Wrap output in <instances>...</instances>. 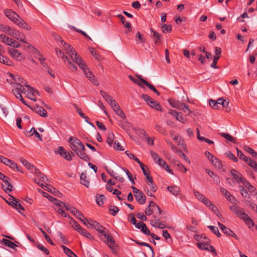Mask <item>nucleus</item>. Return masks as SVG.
<instances>
[{
	"label": "nucleus",
	"instance_id": "5701e85b",
	"mask_svg": "<svg viewBox=\"0 0 257 257\" xmlns=\"http://www.w3.org/2000/svg\"><path fill=\"white\" fill-rule=\"evenodd\" d=\"M107 239V243L109 247L113 251L114 248H113V245L115 244V241L113 239L112 236L107 232L104 236Z\"/></svg>",
	"mask_w": 257,
	"mask_h": 257
},
{
	"label": "nucleus",
	"instance_id": "680f3d73",
	"mask_svg": "<svg viewBox=\"0 0 257 257\" xmlns=\"http://www.w3.org/2000/svg\"><path fill=\"white\" fill-rule=\"evenodd\" d=\"M208 227L211 230V231L216 235L217 237H220L221 236V234L219 231L218 228L216 226H208Z\"/></svg>",
	"mask_w": 257,
	"mask_h": 257
},
{
	"label": "nucleus",
	"instance_id": "a878e982",
	"mask_svg": "<svg viewBox=\"0 0 257 257\" xmlns=\"http://www.w3.org/2000/svg\"><path fill=\"white\" fill-rule=\"evenodd\" d=\"M149 105L152 108L155 109L158 111H160L161 112H163V109L162 108L161 105L156 100H153Z\"/></svg>",
	"mask_w": 257,
	"mask_h": 257
},
{
	"label": "nucleus",
	"instance_id": "603ef678",
	"mask_svg": "<svg viewBox=\"0 0 257 257\" xmlns=\"http://www.w3.org/2000/svg\"><path fill=\"white\" fill-rule=\"evenodd\" d=\"M161 28L162 32L166 33L167 32H170L172 31V26L171 25H167L166 24H162Z\"/></svg>",
	"mask_w": 257,
	"mask_h": 257
},
{
	"label": "nucleus",
	"instance_id": "a19ab883",
	"mask_svg": "<svg viewBox=\"0 0 257 257\" xmlns=\"http://www.w3.org/2000/svg\"><path fill=\"white\" fill-rule=\"evenodd\" d=\"M243 150L252 155V157L257 158V152L247 146L243 147Z\"/></svg>",
	"mask_w": 257,
	"mask_h": 257
},
{
	"label": "nucleus",
	"instance_id": "338daca9",
	"mask_svg": "<svg viewBox=\"0 0 257 257\" xmlns=\"http://www.w3.org/2000/svg\"><path fill=\"white\" fill-rule=\"evenodd\" d=\"M244 221L249 228H251L254 226V222L253 220L249 216L247 217Z\"/></svg>",
	"mask_w": 257,
	"mask_h": 257
},
{
	"label": "nucleus",
	"instance_id": "aec40b11",
	"mask_svg": "<svg viewBox=\"0 0 257 257\" xmlns=\"http://www.w3.org/2000/svg\"><path fill=\"white\" fill-rule=\"evenodd\" d=\"M194 194L196 197L200 201L203 202L204 204H210L209 199L205 197L204 195L200 193L199 191L194 190Z\"/></svg>",
	"mask_w": 257,
	"mask_h": 257
},
{
	"label": "nucleus",
	"instance_id": "4be33fe9",
	"mask_svg": "<svg viewBox=\"0 0 257 257\" xmlns=\"http://www.w3.org/2000/svg\"><path fill=\"white\" fill-rule=\"evenodd\" d=\"M230 173L237 183L241 182V180L244 178L239 172L233 169L230 170Z\"/></svg>",
	"mask_w": 257,
	"mask_h": 257
},
{
	"label": "nucleus",
	"instance_id": "69168bd1",
	"mask_svg": "<svg viewBox=\"0 0 257 257\" xmlns=\"http://www.w3.org/2000/svg\"><path fill=\"white\" fill-rule=\"evenodd\" d=\"M114 140V135L112 133H110L108 135V137L107 139V143L109 146H111L113 144Z\"/></svg>",
	"mask_w": 257,
	"mask_h": 257
},
{
	"label": "nucleus",
	"instance_id": "58836bf2",
	"mask_svg": "<svg viewBox=\"0 0 257 257\" xmlns=\"http://www.w3.org/2000/svg\"><path fill=\"white\" fill-rule=\"evenodd\" d=\"M140 134L143 135L144 136L147 137V143L149 145L153 146L154 145V139L152 138L149 137L148 135L143 129H139Z\"/></svg>",
	"mask_w": 257,
	"mask_h": 257
},
{
	"label": "nucleus",
	"instance_id": "f3484780",
	"mask_svg": "<svg viewBox=\"0 0 257 257\" xmlns=\"http://www.w3.org/2000/svg\"><path fill=\"white\" fill-rule=\"evenodd\" d=\"M150 31L152 33L151 36L153 38L154 43L155 44H157L158 43L161 42L162 39V35L154 30L152 28L150 29Z\"/></svg>",
	"mask_w": 257,
	"mask_h": 257
},
{
	"label": "nucleus",
	"instance_id": "2f4dec72",
	"mask_svg": "<svg viewBox=\"0 0 257 257\" xmlns=\"http://www.w3.org/2000/svg\"><path fill=\"white\" fill-rule=\"evenodd\" d=\"M81 183L86 187H88L89 186V181L85 173H82L80 176Z\"/></svg>",
	"mask_w": 257,
	"mask_h": 257
},
{
	"label": "nucleus",
	"instance_id": "13d9d810",
	"mask_svg": "<svg viewBox=\"0 0 257 257\" xmlns=\"http://www.w3.org/2000/svg\"><path fill=\"white\" fill-rule=\"evenodd\" d=\"M229 208L232 212L236 214L237 215L240 211V210L242 209V208H241L240 207H238L237 205L234 204V205L230 206Z\"/></svg>",
	"mask_w": 257,
	"mask_h": 257
},
{
	"label": "nucleus",
	"instance_id": "4468645a",
	"mask_svg": "<svg viewBox=\"0 0 257 257\" xmlns=\"http://www.w3.org/2000/svg\"><path fill=\"white\" fill-rule=\"evenodd\" d=\"M151 225L155 228L164 229L167 227L165 222L159 219H155L150 221Z\"/></svg>",
	"mask_w": 257,
	"mask_h": 257
},
{
	"label": "nucleus",
	"instance_id": "cd10ccee",
	"mask_svg": "<svg viewBox=\"0 0 257 257\" xmlns=\"http://www.w3.org/2000/svg\"><path fill=\"white\" fill-rule=\"evenodd\" d=\"M167 190L175 196H177L180 193V188L177 186H168Z\"/></svg>",
	"mask_w": 257,
	"mask_h": 257
},
{
	"label": "nucleus",
	"instance_id": "774afa93",
	"mask_svg": "<svg viewBox=\"0 0 257 257\" xmlns=\"http://www.w3.org/2000/svg\"><path fill=\"white\" fill-rule=\"evenodd\" d=\"M142 98L147 102L149 105L150 102L153 101V99L147 94H143L142 95Z\"/></svg>",
	"mask_w": 257,
	"mask_h": 257
},
{
	"label": "nucleus",
	"instance_id": "c9c22d12",
	"mask_svg": "<svg viewBox=\"0 0 257 257\" xmlns=\"http://www.w3.org/2000/svg\"><path fill=\"white\" fill-rule=\"evenodd\" d=\"M35 111L41 116L46 117L47 116V111L41 106H37L35 108Z\"/></svg>",
	"mask_w": 257,
	"mask_h": 257
},
{
	"label": "nucleus",
	"instance_id": "4c0bfd02",
	"mask_svg": "<svg viewBox=\"0 0 257 257\" xmlns=\"http://www.w3.org/2000/svg\"><path fill=\"white\" fill-rule=\"evenodd\" d=\"M1 242L4 243L7 246L10 247L14 249H15L16 247L18 246V245L14 242L7 239L3 238L2 240H1Z\"/></svg>",
	"mask_w": 257,
	"mask_h": 257
},
{
	"label": "nucleus",
	"instance_id": "37998d69",
	"mask_svg": "<svg viewBox=\"0 0 257 257\" xmlns=\"http://www.w3.org/2000/svg\"><path fill=\"white\" fill-rule=\"evenodd\" d=\"M211 162L212 165L216 168L220 169L222 167L221 162L215 157L211 160Z\"/></svg>",
	"mask_w": 257,
	"mask_h": 257
},
{
	"label": "nucleus",
	"instance_id": "6e6552de",
	"mask_svg": "<svg viewBox=\"0 0 257 257\" xmlns=\"http://www.w3.org/2000/svg\"><path fill=\"white\" fill-rule=\"evenodd\" d=\"M220 191L221 193L225 197L226 199L231 203L234 205H237L238 204L239 201L226 189L223 187H220Z\"/></svg>",
	"mask_w": 257,
	"mask_h": 257
},
{
	"label": "nucleus",
	"instance_id": "6e6d98bb",
	"mask_svg": "<svg viewBox=\"0 0 257 257\" xmlns=\"http://www.w3.org/2000/svg\"><path fill=\"white\" fill-rule=\"evenodd\" d=\"M65 209L66 210L69 211L74 216H75V214H76L78 211L76 208L69 204L67 205Z\"/></svg>",
	"mask_w": 257,
	"mask_h": 257
},
{
	"label": "nucleus",
	"instance_id": "0e129e2a",
	"mask_svg": "<svg viewBox=\"0 0 257 257\" xmlns=\"http://www.w3.org/2000/svg\"><path fill=\"white\" fill-rule=\"evenodd\" d=\"M155 130L160 133L165 134L166 133L165 129L161 125L157 123L155 125Z\"/></svg>",
	"mask_w": 257,
	"mask_h": 257
},
{
	"label": "nucleus",
	"instance_id": "09e8293b",
	"mask_svg": "<svg viewBox=\"0 0 257 257\" xmlns=\"http://www.w3.org/2000/svg\"><path fill=\"white\" fill-rule=\"evenodd\" d=\"M90 54L97 60H100L101 58L100 55L96 52L94 48H89Z\"/></svg>",
	"mask_w": 257,
	"mask_h": 257
},
{
	"label": "nucleus",
	"instance_id": "9d476101",
	"mask_svg": "<svg viewBox=\"0 0 257 257\" xmlns=\"http://www.w3.org/2000/svg\"><path fill=\"white\" fill-rule=\"evenodd\" d=\"M9 35L23 43H27L24 38V35L16 29L12 28V31H10Z\"/></svg>",
	"mask_w": 257,
	"mask_h": 257
},
{
	"label": "nucleus",
	"instance_id": "5fc2aeb1",
	"mask_svg": "<svg viewBox=\"0 0 257 257\" xmlns=\"http://www.w3.org/2000/svg\"><path fill=\"white\" fill-rule=\"evenodd\" d=\"M175 166H176L177 167V169L181 172L186 173L187 171V168L178 161L175 163Z\"/></svg>",
	"mask_w": 257,
	"mask_h": 257
},
{
	"label": "nucleus",
	"instance_id": "1a4fd4ad",
	"mask_svg": "<svg viewBox=\"0 0 257 257\" xmlns=\"http://www.w3.org/2000/svg\"><path fill=\"white\" fill-rule=\"evenodd\" d=\"M56 153L59 154L61 156L67 161H71L72 159L71 155L74 156L72 152L70 153L67 152L63 147H59L58 150L56 152Z\"/></svg>",
	"mask_w": 257,
	"mask_h": 257
},
{
	"label": "nucleus",
	"instance_id": "9b49d317",
	"mask_svg": "<svg viewBox=\"0 0 257 257\" xmlns=\"http://www.w3.org/2000/svg\"><path fill=\"white\" fill-rule=\"evenodd\" d=\"M8 51L12 57L19 61H21L24 59V57L22 55L21 53L14 48H9Z\"/></svg>",
	"mask_w": 257,
	"mask_h": 257
},
{
	"label": "nucleus",
	"instance_id": "ea45409f",
	"mask_svg": "<svg viewBox=\"0 0 257 257\" xmlns=\"http://www.w3.org/2000/svg\"><path fill=\"white\" fill-rule=\"evenodd\" d=\"M44 189L49 192H51L55 195H57L59 193L57 189H55L50 185L47 184L45 185Z\"/></svg>",
	"mask_w": 257,
	"mask_h": 257
},
{
	"label": "nucleus",
	"instance_id": "4d7b16f0",
	"mask_svg": "<svg viewBox=\"0 0 257 257\" xmlns=\"http://www.w3.org/2000/svg\"><path fill=\"white\" fill-rule=\"evenodd\" d=\"M220 135L222 137H223L224 138H225V139H226L227 140L229 141L230 142L233 143L234 142V139L229 134L222 133H220Z\"/></svg>",
	"mask_w": 257,
	"mask_h": 257
},
{
	"label": "nucleus",
	"instance_id": "f8f14e48",
	"mask_svg": "<svg viewBox=\"0 0 257 257\" xmlns=\"http://www.w3.org/2000/svg\"><path fill=\"white\" fill-rule=\"evenodd\" d=\"M7 202L9 204L11 205L17 209L19 208L22 211L25 210L24 208L20 204L18 200L12 196H10L9 201H7Z\"/></svg>",
	"mask_w": 257,
	"mask_h": 257
},
{
	"label": "nucleus",
	"instance_id": "864d4df0",
	"mask_svg": "<svg viewBox=\"0 0 257 257\" xmlns=\"http://www.w3.org/2000/svg\"><path fill=\"white\" fill-rule=\"evenodd\" d=\"M70 28L71 29L73 30L74 31L81 34L85 37H86V38L89 39V40H91V38L85 32H84V31H82L81 30L77 29L76 27H75L74 26H70Z\"/></svg>",
	"mask_w": 257,
	"mask_h": 257
},
{
	"label": "nucleus",
	"instance_id": "a211bd4d",
	"mask_svg": "<svg viewBox=\"0 0 257 257\" xmlns=\"http://www.w3.org/2000/svg\"><path fill=\"white\" fill-rule=\"evenodd\" d=\"M101 95L105 99V100L108 103V104L111 106L113 105L116 102L115 100L112 99L111 96L109 95L107 92L101 90L100 92Z\"/></svg>",
	"mask_w": 257,
	"mask_h": 257
},
{
	"label": "nucleus",
	"instance_id": "473e14b6",
	"mask_svg": "<svg viewBox=\"0 0 257 257\" xmlns=\"http://www.w3.org/2000/svg\"><path fill=\"white\" fill-rule=\"evenodd\" d=\"M61 247L63 249L65 253L69 257H78L74 252L65 245H61Z\"/></svg>",
	"mask_w": 257,
	"mask_h": 257
},
{
	"label": "nucleus",
	"instance_id": "c85d7f7f",
	"mask_svg": "<svg viewBox=\"0 0 257 257\" xmlns=\"http://www.w3.org/2000/svg\"><path fill=\"white\" fill-rule=\"evenodd\" d=\"M0 39L2 42L6 44L7 45H12V42H13V39L7 37L6 35L4 34L0 35Z\"/></svg>",
	"mask_w": 257,
	"mask_h": 257
},
{
	"label": "nucleus",
	"instance_id": "b1692460",
	"mask_svg": "<svg viewBox=\"0 0 257 257\" xmlns=\"http://www.w3.org/2000/svg\"><path fill=\"white\" fill-rule=\"evenodd\" d=\"M10 179L8 178L4 182L5 184L2 185L3 189L6 192H10L12 191L13 185L10 182Z\"/></svg>",
	"mask_w": 257,
	"mask_h": 257
},
{
	"label": "nucleus",
	"instance_id": "39448f33",
	"mask_svg": "<svg viewBox=\"0 0 257 257\" xmlns=\"http://www.w3.org/2000/svg\"><path fill=\"white\" fill-rule=\"evenodd\" d=\"M27 88V90L25 88H23L22 89L21 86L18 88V90L21 91L22 93L26 95L27 97L32 100L36 101V98L34 92H36L37 94H39V92L36 90H34V88L29 85L26 87Z\"/></svg>",
	"mask_w": 257,
	"mask_h": 257
},
{
	"label": "nucleus",
	"instance_id": "20e7f679",
	"mask_svg": "<svg viewBox=\"0 0 257 257\" xmlns=\"http://www.w3.org/2000/svg\"><path fill=\"white\" fill-rule=\"evenodd\" d=\"M7 75L10 76V78H7V81L11 84H14V87L18 90V88L21 86V88L23 89L24 88L23 86L26 87L28 85V82L26 81L23 78L21 77L18 75H14L12 73H8Z\"/></svg>",
	"mask_w": 257,
	"mask_h": 257
},
{
	"label": "nucleus",
	"instance_id": "412c9836",
	"mask_svg": "<svg viewBox=\"0 0 257 257\" xmlns=\"http://www.w3.org/2000/svg\"><path fill=\"white\" fill-rule=\"evenodd\" d=\"M204 241L197 243V246L202 250H209V244H208V242H209V239L206 236H204Z\"/></svg>",
	"mask_w": 257,
	"mask_h": 257
},
{
	"label": "nucleus",
	"instance_id": "052dcab7",
	"mask_svg": "<svg viewBox=\"0 0 257 257\" xmlns=\"http://www.w3.org/2000/svg\"><path fill=\"white\" fill-rule=\"evenodd\" d=\"M146 86H147L150 89L152 90L154 93H156L157 95H160V92L155 88V87L149 83L148 81L146 82V83L145 84Z\"/></svg>",
	"mask_w": 257,
	"mask_h": 257
},
{
	"label": "nucleus",
	"instance_id": "49530a36",
	"mask_svg": "<svg viewBox=\"0 0 257 257\" xmlns=\"http://www.w3.org/2000/svg\"><path fill=\"white\" fill-rule=\"evenodd\" d=\"M70 223L72 225V227H73L78 232H79L80 230H81L83 228L80 226V225L76 221H75L73 219H72L71 220Z\"/></svg>",
	"mask_w": 257,
	"mask_h": 257
},
{
	"label": "nucleus",
	"instance_id": "dca6fc26",
	"mask_svg": "<svg viewBox=\"0 0 257 257\" xmlns=\"http://www.w3.org/2000/svg\"><path fill=\"white\" fill-rule=\"evenodd\" d=\"M115 113L122 118H125V115L117 102L111 106Z\"/></svg>",
	"mask_w": 257,
	"mask_h": 257
},
{
	"label": "nucleus",
	"instance_id": "f03ea898",
	"mask_svg": "<svg viewBox=\"0 0 257 257\" xmlns=\"http://www.w3.org/2000/svg\"><path fill=\"white\" fill-rule=\"evenodd\" d=\"M68 142L70 144L71 149L79 156V157L85 161H89V156L84 152L85 147L82 142L77 138L70 137Z\"/></svg>",
	"mask_w": 257,
	"mask_h": 257
},
{
	"label": "nucleus",
	"instance_id": "a18cd8bd",
	"mask_svg": "<svg viewBox=\"0 0 257 257\" xmlns=\"http://www.w3.org/2000/svg\"><path fill=\"white\" fill-rule=\"evenodd\" d=\"M209 202L210 203V204H206L205 205L209 207L210 209L213 212H214L217 216H218L219 214V211L218 208L214 204H213L210 200H209Z\"/></svg>",
	"mask_w": 257,
	"mask_h": 257
},
{
	"label": "nucleus",
	"instance_id": "8fccbe9b",
	"mask_svg": "<svg viewBox=\"0 0 257 257\" xmlns=\"http://www.w3.org/2000/svg\"><path fill=\"white\" fill-rule=\"evenodd\" d=\"M216 102L218 106L219 105H222L223 107H227L229 104V102L228 101L222 98H218L216 100Z\"/></svg>",
	"mask_w": 257,
	"mask_h": 257
},
{
	"label": "nucleus",
	"instance_id": "7ed1b4c3",
	"mask_svg": "<svg viewBox=\"0 0 257 257\" xmlns=\"http://www.w3.org/2000/svg\"><path fill=\"white\" fill-rule=\"evenodd\" d=\"M4 13L10 21L14 22L19 27L28 31L31 30V27L19 15L11 9H6Z\"/></svg>",
	"mask_w": 257,
	"mask_h": 257
},
{
	"label": "nucleus",
	"instance_id": "bb28decb",
	"mask_svg": "<svg viewBox=\"0 0 257 257\" xmlns=\"http://www.w3.org/2000/svg\"><path fill=\"white\" fill-rule=\"evenodd\" d=\"M20 161L28 169L30 170L32 172H33V169H35V167L30 164L27 160L22 158H20Z\"/></svg>",
	"mask_w": 257,
	"mask_h": 257
},
{
	"label": "nucleus",
	"instance_id": "e433bc0d",
	"mask_svg": "<svg viewBox=\"0 0 257 257\" xmlns=\"http://www.w3.org/2000/svg\"><path fill=\"white\" fill-rule=\"evenodd\" d=\"M117 17L120 19L121 22L123 25L124 27L128 29L129 30V31H131V25L130 23L128 22H126L124 17L121 15H118L117 16Z\"/></svg>",
	"mask_w": 257,
	"mask_h": 257
},
{
	"label": "nucleus",
	"instance_id": "f704fd0d",
	"mask_svg": "<svg viewBox=\"0 0 257 257\" xmlns=\"http://www.w3.org/2000/svg\"><path fill=\"white\" fill-rule=\"evenodd\" d=\"M248 166L252 168L255 171H257V163L250 158H247L244 161Z\"/></svg>",
	"mask_w": 257,
	"mask_h": 257
},
{
	"label": "nucleus",
	"instance_id": "7c9ffc66",
	"mask_svg": "<svg viewBox=\"0 0 257 257\" xmlns=\"http://www.w3.org/2000/svg\"><path fill=\"white\" fill-rule=\"evenodd\" d=\"M74 106L75 107V108H76V111L77 112H78V113L79 114V115L82 117L83 118H84L85 119V121L87 122L88 124H89L90 125L94 126V125L92 123L88 121V117L85 115L84 113H83L82 112V110L79 108V107H77V106L76 105V104H74Z\"/></svg>",
	"mask_w": 257,
	"mask_h": 257
},
{
	"label": "nucleus",
	"instance_id": "2eb2a0df",
	"mask_svg": "<svg viewBox=\"0 0 257 257\" xmlns=\"http://www.w3.org/2000/svg\"><path fill=\"white\" fill-rule=\"evenodd\" d=\"M169 104L173 108H177L179 110L183 109L185 103H182L179 101H176L171 98H169L168 100Z\"/></svg>",
	"mask_w": 257,
	"mask_h": 257
},
{
	"label": "nucleus",
	"instance_id": "79ce46f5",
	"mask_svg": "<svg viewBox=\"0 0 257 257\" xmlns=\"http://www.w3.org/2000/svg\"><path fill=\"white\" fill-rule=\"evenodd\" d=\"M79 233L90 240L94 239L93 236L84 228H82L80 230Z\"/></svg>",
	"mask_w": 257,
	"mask_h": 257
},
{
	"label": "nucleus",
	"instance_id": "0eeeda50",
	"mask_svg": "<svg viewBox=\"0 0 257 257\" xmlns=\"http://www.w3.org/2000/svg\"><path fill=\"white\" fill-rule=\"evenodd\" d=\"M135 197L139 203L144 204L146 203V198L142 191H140L134 186H132Z\"/></svg>",
	"mask_w": 257,
	"mask_h": 257
},
{
	"label": "nucleus",
	"instance_id": "3c124183",
	"mask_svg": "<svg viewBox=\"0 0 257 257\" xmlns=\"http://www.w3.org/2000/svg\"><path fill=\"white\" fill-rule=\"evenodd\" d=\"M105 199V197L103 195H99L98 196L96 197V201L99 206H101L103 204L104 200Z\"/></svg>",
	"mask_w": 257,
	"mask_h": 257
},
{
	"label": "nucleus",
	"instance_id": "393cba45",
	"mask_svg": "<svg viewBox=\"0 0 257 257\" xmlns=\"http://www.w3.org/2000/svg\"><path fill=\"white\" fill-rule=\"evenodd\" d=\"M136 76L137 77V78H133L132 81L138 84L140 87L144 88V85H145L147 81L142 78L141 75H136Z\"/></svg>",
	"mask_w": 257,
	"mask_h": 257
},
{
	"label": "nucleus",
	"instance_id": "bf43d9fd",
	"mask_svg": "<svg viewBox=\"0 0 257 257\" xmlns=\"http://www.w3.org/2000/svg\"><path fill=\"white\" fill-rule=\"evenodd\" d=\"M119 210V208L115 206H111L109 208V212L113 216H115Z\"/></svg>",
	"mask_w": 257,
	"mask_h": 257
},
{
	"label": "nucleus",
	"instance_id": "c756f323",
	"mask_svg": "<svg viewBox=\"0 0 257 257\" xmlns=\"http://www.w3.org/2000/svg\"><path fill=\"white\" fill-rule=\"evenodd\" d=\"M3 163L5 164L11 168H18V165L15 162L6 158H5Z\"/></svg>",
	"mask_w": 257,
	"mask_h": 257
},
{
	"label": "nucleus",
	"instance_id": "de8ad7c7",
	"mask_svg": "<svg viewBox=\"0 0 257 257\" xmlns=\"http://www.w3.org/2000/svg\"><path fill=\"white\" fill-rule=\"evenodd\" d=\"M12 28L9 26L0 24V30L8 35H9L10 31H12Z\"/></svg>",
	"mask_w": 257,
	"mask_h": 257
},
{
	"label": "nucleus",
	"instance_id": "ddd939ff",
	"mask_svg": "<svg viewBox=\"0 0 257 257\" xmlns=\"http://www.w3.org/2000/svg\"><path fill=\"white\" fill-rule=\"evenodd\" d=\"M218 225L220 227V229L222 231V232L226 234L227 235L230 236L237 239L236 235L229 228L226 227L223 224L220 223V222H218Z\"/></svg>",
	"mask_w": 257,
	"mask_h": 257
},
{
	"label": "nucleus",
	"instance_id": "e2e57ef3",
	"mask_svg": "<svg viewBox=\"0 0 257 257\" xmlns=\"http://www.w3.org/2000/svg\"><path fill=\"white\" fill-rule=\"evenodd\" d=\"M225 155L227 157H228L230 160H232L235 162H237L238 161L237 158L230 151H228L226 153H225Z\"/></svg>",
	"mask_w": 257,
	"mask_h": 257
},
{
	"label": "nucleus",
	"instance_id": "72a5a7b5",
	"mask_svg": "<svg viewBox=\"0 0 257 257\" xmlns=\"http://www.w3.org/2000/svg\"><path fill=\"white\" fill-rule=\"evenodd\" d=\"M93 224V227L100 233L103 236L107 233L104 230V228L98 222H94Z\"/></svg>",
	"mask_w": 257,
	"mask_h": 257
},
{
	"label": "nucleus",
	"instance_id": "f257e3e1",
	"mask_svg": "<svg viewBox=\"0 0 257 257\" xmlns=\"http://www.w3.org/2000/svg\"><path fill=\"white\" fill-rule=\"evenodd\" d=\"M61 43L66 51V54L68 56H65L60 50L56 49V54L58 57L62 58L65 61H67L69 65V68L73 71H76L77 69V66L74 64L75 63H76L83 71L86 77L93 84L95 85H98V80L95 76L88 68L84 61L77 54L73 48L63 41H61Z\"/></svg>",
	"mask_w": 257,
	"mask_h": 257
},
{
	"label": "nucleus",
	"instance_id": "423d86ee",
	"mask_svg": "<svg viewBox=\"0 0 257 257\" xmlns=\"http://www.w3.org/2000/svg\"><path fill=\"white\" fill-rule=\"evenodd\" d=\"M53 203L55 205L56 207L55 208V210L58 214H61L62 216L66 217L67 216L66 213L65 212L63 208L66 207L67 204H65L63 202L54 198Z\"/></svg>",
	"mask_w": 257,
	"mask_h": 257
},
{
	"label": "nucleus",
	"instance_id": "6ab92c4d",
	"mask_svg": "<svg viewBox=\"0 0 257 257\" xmlns=\"http://www.w3.org/2000/svg\"><path fill=\"white\" fill-rule=\"evenodd\" d=\"M156 163L158 164L160 167L164 168L168 173L173 174L172 171L169 168L168 165L166 164V162L161 158L159 159L156 161Z\"/></svg>",
	"mask_w": 257,
	"mask_h": 257
},
{
	"label": "nucleus",
	"instance_id": "c03bdc74",
	"mask_svg": "<svg viewBox=\"0 0 257 257\" xmlns=\"http://www.w3.org/2000/svg\"><path fill=\"white\" fill-rule=\"evenodd\" d=\"M0 62L7 65H11L12 62L7 57H4L0 54Z\"/></svg>",
	"mask_w": 257,
	"mask_h": 257
}]
</instances>
